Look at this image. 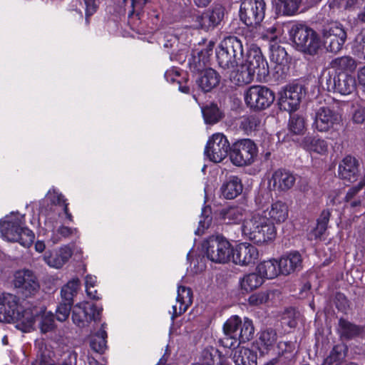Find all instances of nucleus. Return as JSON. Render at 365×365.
<instances>
[{"instance_id":"338daca9","label":"nucleus","mask_w":365,"mask_h":365,"mask_svg":"<svg viewBox=\"0 0 365 365\" xmlns=\"http://www.w3.org/2000/svg\"><path fill=\"white\" fill-rule=\"evenodd\" d=\"M364 1V0H345L344 8L348 9L358 8Z\"/></svg>"},{"instance_id":"a878e982","label":"nucleus","mask_w":365,"mask_h":365,"mask_svg":"<svg viewBox=\"0 0 365 365\" xmlns=\"http://www.w3.org/2000/svg\"><path fill=\"white\" fill-rule=\"evenodd\" d=\"M230 72V79L237 86L248 84L254 80L255 74L249 69L244 63V60L234 69L227 71Z\"/></svg>"},{"instance_id":"c85d7f7f","label":"nucleus","mask_w":365,"mask_h":365,"mask_svg":"<svg viewBox=\"0 0 365 365\" xmlns=\"http://www.w3.org/2000/svg\"><path fill=\"white\" fill-rule=\"evenodd\" d=\"M336 86H334V92L341 95H349L351 93L356 87L355 78L348 74L346 72L340 71L336 73Z\"/></svg>"},{"instance_id":"774afa93","label":"nucleus","mask_w":365,"mask_h":365,"mask_svg":"<svg viewBox=\"0 0 365 365\" xmlns=\"http://www.w3.org/2000/svg\"><path fill=\"white\" fill-rule=\"evenodd\" d=\"M86 292L88 297L92 299H98L100 297L98 296V292L95 287H88L86 288Z\"/></svg>"},{"instance_id":"052dcab7","label":"nucleus","mask_w":365,"mask_h":365,"mask_svg":"<svg viewBox=\"0 0 365 365\" xmlns=\"http://www.w3.org/2000/svg\"><path fill=\"white\" fill-rule=\"evenodd\" d=\"M86 5V21L88 24V18L96 12L98 4L96 0H83Z\"/></svg>"},{"instance_id":"2eb2a0df","label":"nucleus","mask_w":365,"mask_h":365,"mask_svg":"<svg viewBox=\"0 0 365 365\" xmlns=\"http://www.w3.org/2000/svg\"><path fill=\"white\" fill-rule=\"evenodd\" d=\"M14 283L26 297L35 295L40 288L37 277L32 271L28 269L17 272Z\"/></svg>"},{"instance_id":"473e14b6","label":"nucleus","mask_w":365,"mask_h":365,"mask_svg":"<svg viewBox=\"0 0 365 365\" xmlns=\"http://www.w3.org/2000/svg\"><path fill=\"white\" fill-rule=\"evenodd\" d=\"M257 272L262 279H273L281 274L279 261L270 259L264 261L258 264Z\"/></svg>"},{"instance_id":"f8f14e48","label":"nucleus","mask_w":365,"mask_h":365,"mask_svg":"<svg viewBox=\"0 0 365 365\" xmlns=\"http://www.w3.org/2000/svg\"><path fill=\"white\" fill-rule=\"evenodd\" d=\"M230 148L227 137L221 133H217L207 140L205 154L210 161L220 163L227 156Z\"/></svg>"},{"instance_id":"a18cd8bd","label":"nucleus","mask_w":365,"mask_h":365,"mask_svg":"<svg viewBox=\"0 0 365 365\" xmlns=\"http://www.w3.org/2000/svg\"><path fill=\"white\" fill-rule=\"evenodd\" d=\"M330 215L331 212L328 210H324L322 212L319 217L317 219V227L313 230L315 238L321 237L324 234L327 228Z\"/></svg>"},{"instance_id":"393cba45","label":"nucleus","mask_w":365,"mask_h":365,"mask_svg":"<svg viewBox=\"0 0 365 365\" xmlns=\"http://www.w3.org/2000/svg\"><path fill=\"white\" fill-rule=\"evenodd\" d=\"M71 255V248L65 246L55 252H46L43 258L48 266L58 269L68 262Z\"/></svg>"},{"instance_id":"4d7b16f0","label":"nucleus","mask_w":365,"mask_h":365,"mask_svg":"<svg viewBox=\"0 0 365 365\" xmlns=\"http://www.w3.org/2000/svg\"><path fill=\"white\" fill-rule=\"evenodd\" d=\"M72 304L66 302H61L56 309V319L59 322H65L71 312Z\"/></svg>"},{"instance_id":"3c124183","label":"nucleus","mask_w":365,"mask_h":365,"mask_svg":"<svg viewBox=\"0 0 365 365\" xmlns=\"http://www.w3.org/2000/svg\"><path fill=\"white\" fill-rule=\"evenodd\" d=\"M53 352L51 351L44 344H41L39 349L38 365H55V361L53 359Z\"/></svg>"},{"instance_id":"9d476101","label":"nucleus","mask_w":365,"mask_h":365,"mask_svg":"<svg viewBox=\"0 0 365 365\" xmlns=\"http://www.w3.org/2000/svg\"><path fill=\"white\" fill-rule=\"evenodd\" d=\"M274 98V92L264 86H252L245 92V103L255 110H263L269 107Z\"/></svg>"},{"instance_id":"bb28decb","label":"nucleus","mask_w":365,"mask_h":365,"mask_svg":"<svg viewBox=\"0 0 365 365\" xmlns=\"http://www.w3.org/2000/svg\"><path fill=\"white\" fill-rule=\"evenodd\" d=\"M262 213L266 215L272 222L281 223L287 219L289 210L285 202L276 201Z\"/></svg>"},{"instance_id":"79ce46f5","label":"nucleus","mask_w":365,"mask_h":365,"mask_svg":"<svg viewBox=\"0 0 365 365\" xmlns=\"http://www.w3.org/2000/svg\"><path fill=\"white\" fill-rule=\"evenodd\" d=\"M270 58L279 66H284L288 63L287 53L284 47L279 45H272L271 47Z\"/></svg>"},{"instance_id":"a19ab883","label":"nucleus","mask_w":365,"mask_h":365,"mask_svg":"<svg viewBox=\"0 0 365 365\" xmlns=\"http://www.w3.org/2000/svg\"><path fill=\"white\" fill-rule=\"evenodd\" d=\"M301 0H279L277 9L285 16L294 15L299 7Z\"/></svg>"},{"instance_id":"72a5a7b5","label":"nucleus","mask_w":365,"mask_h":365,"mask_svg":"<svg viewBox=\"0 0 365 365\" xmlns=\"http://www.w3.org/2000/svg\"><path fill=\"white\" fill-rule=\"evenodd\" d=\"M244 211L243 208L240 207H229L222 209L220 216L225 224H237L242 220Z\"/></svg>"},{"instance_id":"aec40b11","label":"nucleus","mask_w":365,"mask_h":365,"mask_svg":"<svg viewBox=\"0 0 365 365\" xmlns=\"http://www.w3.org/2000/svg\"><path fill=\"white\" fill-rule=\"evenodd\" d=\"M224 11V8L220 5L205 11L196 17L195 22L197 24V27L205 31L213 29L222 20Z\"/></svg>"},{"instance_id":"423d86ee","label":"nucleus","mask_w":365,"mask_h":365,"mask_svg":"<svg viewBox=\"0 0 365 365\" xmlns=\"http://www.w3.org/2000/svg\"><path fill=\"white\" fill-rule=\"evenodd\" d=\"M207 257L215 263L225 264L230 261L233 248L222 235H211L202 243Z\"/></svg>"},{"instance_id":"b1692460","label":"nucleus","mask_w":365,"mask_h":365,"mask_svg":"<svg viewBox=\"0 0 365 365\" xmlns=\"http://www.w3.org/2000/svg\"><path fill=\"white\" fill-rule=\"evenodd\" d=\"M18 297L11 294H0V322L10 323L14 309L17 307Z\"/></svg>"},{"instance_id":"20e7f679","label":"nucleus","mask_w":365,"mask_h":365,"mask_svg":"<svg viewBox=\"0 0 365 365\" xmlns=\"http://www.w3.org/2000/svg\"><path fill=\"white\" fill-rule=\"evenodd\" d=\"M242 43L237 36H228L220 43L216 50V57L219 66L225 71H230L243 60Z\"/></svg>"},{"instance_id":"c03bdc74","label":"nucleus","mask_w":365,"mask_h":365,"mask_svg":"<svg viewBox=\"0 0 365 365\" xmlns=\"http://www.w3.org/2000/svg\"><path fill=\"white\" fill-rule=\"evenodd\" d=\"M260 123L259 118L255 115L242 117L240 120V128L250 135L259 127Z\"/></svg>"},{"instance_id":"7c9ffc66","label":"nucleus","mask_w":365,"mask_h":365,"mask_svg":"<svg viewBox=\"0 0 365 365\" xmlns=\"http://www.w3.org/2000/svg\"><path fill=\"white\" fill-rule=\"evenodd\" d=\"M257 354L254 351L238 347L233 351L232 360L235 365H257Z\"/></svg>"},{"instance_id":"a211bd4d","label":"nucleus","mask_w":365,"mask_h":365,"mask_svg":"<svg viewBox=\"0 0 365 365\" xmlns=\"http://www.w3.org/2000/svg\"><path fill=\"white\" fill-rule=\"evenodd\" d=\"M14 314L12 315L11 322L16 323V327L24 332L29 331L32 329L37 319L38 310L36 309H24L17 301V307L14 309Z\"/></svg>"},{"instance_id":"09e8293b","label":"nucleus","mask_w":365,"mask_h":365,"mask_svg":"<svg viewBox=\"0 0 365 365\" xmlns=\"http://www.w3.org/2000/svg\"><path fill=\"white\" fill-rule=\"evenodd\" d=\"M289 129L294 134H303L305 130V120L304 118L298 114L291 115L289 121Z\"/></svg>"},{"instance_id":"4c0bfd02","label":"nucleus","mask_w":365,"mask_h":365,"mask_svg":"<svg viewBox=\"0 0 365 365\" xmlns=\"http://www.w3.org/2000/svg\"><path fill=\"white\" fill-rule=\"evenodd\" d=\"M263 282L264 279L259 273H250L245 274L240 280L241 289L247 292L258 288L263 284Z\"/></svg>"},{"instance_id":"f704fd0d","label":"nucleus","mask_w":365,"mask_h":365,"mask_svg":"<svg viewBox=\"0 0 365 365\" xmlns=\"http://www.w3.org/2000/svg\"><path fill=\"white\" fill-rule=\"evenodd\" d=\"M303 146L310 152L319 154H324L328 150V145L326 140L314 136H306L302 140Z\"/></svg>"},{"instance_id":"f03ea898","label":"nucleus","mask_w":365,"mask_h":365,"mask_svg":"<svg viewBox=\"0 0 365 365\" xmlns=\"http://www.w3.org/2000/svg\"><path fill=\"white\" fill-rule=\"evenodd\" d=\"M242 232L249 240L257 244L273 240L277 234L273 222L259 212L255 213L244 220Z\"/></svg>"},{"instance_id":"bf43d9fd","label":"nucleus","mask_w":365,"mask_h":365,"mask_svg":"<svg viewBox=\"0 0 365 365\" xmlns=\"http://www.w3.org/2000/svg\"><path fill=\"white\" fill-rule=\"evenodd\" d=\"M351 119L355 124H362L365 123V107H356L352 113Z\"/></svg>"},{"instance_id":"58836bf2","label":"nucleus","mask_w":365,"mask_h":365,"mask_svg":"<svg viewBox=\"0 0 365 365\" xmlns=\"http://www.w3.org/2000/svg\"><path fill=\"white\" fill-rule=\"evenodd\" d=\"M79 287L80 280L78 278H73L68 282L61 290L63 301L73 304V297L76 295Z\"/></svg>"},{"instance_id":"f3484780","label":"nucleus","mask_w":365,"mask_h":365,"mask_svg":"<svg viewBox=\"0 0 365 365\" xmlns=\"http://www.w3.org/2000/svg\"><path fill=\"white\" fill-rule=\"evenodd\" d=\"M295 175L288 170L279 168L273 172L269 180V187L278 192H287L295 184Z\"/></svg>"},{"instance_id":"c756f323","label":"nucleus","mask_w":365,"mask_h":365,"mask_svg":"<svg viewBox=\"0 0 365 365\" xmlns=\"http://www.w3.org/2000/svg\"><path fill=\"white\" fill-rule=\"evenodd\" d=\"M220 80V76L217 71L209 68L201 72L196 82L203 91L208 92L218 85Z\"/></svg>"},{"instance_id":"c9c22d12","label":"nucleus","mask_w":365,"mask_h":365,"mask_svg":"<svg viewBox=\"0 0 365 365\" xmlns=\"http://www.w3.org/2000/svg\"><path fill=\"white\" fill-rule=\"evenodd\" d=\"M203 365H230L225 356L215 349H205L202 354Z\"/></svg>"},{"instance_id":"9b49d317","label":"nucleus","mask_w":365,"mask_h":365,"mask_svg":"<svg viewBox=\"0 0 365 365\" xmlns=\"http://www.w3.org/2000/svg\"><path fill=\"white\" fill-rule=\"evenodd\" d=\"M101 312L102 308L97 307L94 304L88 302H81L73 307L72 320L78 327H86L92 321H99Z\"/></svg>"},{"instance_id":"680f3d73","label":"nucleus","mask_w":365,"mask_h":365,"mask_svg":"<svg viewBox=\"0 0 365 365\" xmlns=\"http://www.w3.org/2000/svg\"><path fill=\"white\" fill-rule=\"evenodd\" d=\"M77 232V230L76 228H71L66 226L59 227L57 230V235L60 236L58 237L57 240H60L61 238H68L71 236L75 235Z\"/></svg>"},{"instance_id":"4468645a","label":"nucleus","mask_w":365,"mask_h":365,"mask_svg":"<svg viewBox=\"0 0 365 365\" xmlns=\"http://www.w3.org/2000/svg\"><path fill=\"white\" fill-rule=\"evenodd\" d=\"M323 43L328 51L339 52L346 41L347 35L343 26L334 23L323 29Z\"/></svg>"},{"instance_id":"4be33fe9","label":"nucleus","mask_w":365,"mask_h":365,"mask_svg":"<svg viewBox=\"0 0 365 365\" xmlns=\"http://www.w3.org/2000/svg\"><path fill=\"white\" fill-rule=\"evenodd\" d=\"M192 302V292L190 288L179 286L176 303L173 306L172 319L184 313Z\"/></svg>"},{"instance_id":"ea45409f","label":"nucleus","mask_w":365,"mask_h":365,"mask_svg":"<svg viewBox=\"0 0 365 365\" xmlns=\"http://www.w3.org/2000/svg\"><path fill=\"white\" fill-rule=\"evenodd\" d=\"M277 340V332L272 329H267L261 332L259 343L262 348L267 351L271 350L275 346Z\"/></svg>"},{"instance_id":"6e6d98bb","label":"nucleus","mask_w":365,"mask_h":365,"mask_svg":"<svg viewBox=\"0 0 365 365\" xmlns=\"http://www.w3.org/2000/svg\"><path fill=\"white\" fill-rule=\"evenodd\" d=\"M269 292L253 294L248 299L249 304L252 306H259L265 304L269 299Z\"/></svg>"},{"instance_id":"7ed1b4c3","label":"nucleus","mask_w":365,"mask_h":365,"mask_svg":"<svg viewBox=\"0 0 365 365\" xmlns=\"http://www.w3.org/2000/svg\"><path fill=\"white\" fill-rule=\"evenodd\" d=\"M223 331L224 336L220 341L224 347L230 349L250 341L254 334V327L249 319L245 318L242 322L240 317L235 315L224 324Z\"/></svg>"},{"instance_id":"dca6fc26","label":"nucleus","mask_w":365,"mask_h":365,"mask_svg":"<svg viewBox=\"0 0 365 365\" xmlns=\"http://www.w3.org/2000/svg\"><path fill=\"white\" fill-rule=\"evenodd\" d=\"M302 87L299 85L287 86L280 92L279 105L281 110L289 113L296 110L300 103L302 96Z\"/></svg>"},{"instance_id":"412c9836","label":"nucleus","mask_w":365,"mask_h":365,"mask_svg":"<svg viewBox=\"0 0 365 365\" xmlns=\"http://www.w3.org/2000/svg\"><path fill=\"white\" fill-rule=\"evenodd\" d=\"M359 166V163L356 158L347 155L343 158L339 165V176L349 182H354L358 178Z\"/></svg>"},{"instance_id":"e2e57ef3","label":"nucleus","mask_w":365,"mask_h":365,"mask_svg":"<svg viewBox=\"0 0 365 365\" xmlns=\"http://www.w3.org/2000/svg\"><path fill=\"white\" fill-rule=\"evenodd\" d=\"M132 9L128 13V16L130 17L134 14L137 16L139 15L140 11H142L143 6L146 4V0H130Z\"/></svg>"},{"instance_id":"49530a36","label":"nucleus","mask_w":365,"mask_h":365,"mask_svg":"<svg viewBox=\"0 0 365 365\" xmlns=\"http://www.w3.org/2000/svg\"><path fill=\"white\" fill-rule=\"evenodd\" d=\"M345 354L342 346H334L329 355L324 359L323 365H339L344 359Z\"/></svg>"},{"instance_id":"69168bd1","label":"nucleus","mask_w":365,"mask_h":365,"mask_svg":"<svg viewBox=\"0 0 365 365\" xmlns=\"http://www.w3.org/2000/svg\"><path fill=\"white\" fill-rule=\"evenodd\" d=\"M179 77V73L178 71H174L173 69L168 70L165 73V78L167 81L170 83H175L179 81L176 78Z\"/></svg>"},{"instance_id":"0e129e2a","label":"nucleus","mask_w":365,"mask_h":365,"mask_svg":"<svg viewBox=\"0 0 365 365\" xmlns=\"http://www.w3.org/2000/svg\"><path fill=\"white\" fill-rule=\"evenodd\" d=\"M360 186L358 185L351 187L346 192L345 196V201L349 202L351 200L354 199V197L356 196V195L359 193V192L361 190Z\"/></svg>"},{"instance_id":"1a4fd4ad","label":"nucleus","mask_w":365,"mask_h":365,"mask_svg":"<svg viewBox=\"0 0 365 365\" xmlns=\"http://www.w3.org/2000/svg\"><path fill=\"white\" fill-rule=\"evenodd\" d=\"M340 113L327 106H322L314 113L312 127L320 133L333 132L341 123Z\"/></svg>"},{"instance_id":"6ab92c4d","label":"nucleus","mask_w":365,"mask_h":365,"mask_svg":"<svg viewBox=\"0 0 365 365\" xmlns=\"http://www.w3.org/2000/svg\"><path fill=\"white\" fill-rule=\"evenodd\" d=\"M231 256L235 264L248 266L255 264L258 259L259 252L255 246L244 242L237 245Z\"/></svg>"},{"instance_id":"6e6552de","label":"nucleus","mask_w":365,"mask_h":365,"mask_svg":"<svg viewBox=\"0 0 365 365\" xmlns=\"http://www.w3.org/2000/svg\"><path fill=\"white\" fill-rule=\"evenodd\" d=\"M265 9L264 0H243L240 9V19L247 26L256 28L264 19Z\"/></svg>"},{"instance_id":"0eeeda50","label":"nucleus","mask_w":365,"mask_h":365,"mask_svg":"<svg viewBox=\"0 0 365 365\" xmlns=\"http://www.w3.org/2000/svg\"><path fill=\"white\" fill-rule=\"evenodd\" d=\"M257 154V148L250 139H242L235 142L230 148V159L236 166L252 164Z\"/></svg>"},{"instance_id":"864d4df0","label":"nucleus","mask_w":365,"mask_h":365,"mask_svg":"<svg viewBox=\"0 0 365 365\" xmlns=\"http://www.w3.org/2000/svg\"><path fill=\"white\" fill-rule=\"evenodd\" d=\"M212 217L210 215V210L205 208L202 210L201 219L199 221V226L195 230V234L201 235L204 233L205 229H207L212 222Z\"/></svg>"},{"instance_id":"8fccbe9b","label":"nucleus","mask_w":365,"mask_h":365,"mask_svg":"<svg viewBox=\"0 0 365 365\" xmlns=\"http://www.w3.org/2000/svg\"><path fill=\"white\" fill-rule=\"evenodd\" d=\"M331 66L333 68L344 72L346 70L351 71L356 68L355 61L350 56L335 58L331 61Z\"/></svg>"},{"instance_id":"39448f33","label":"nucleus","mask_w":365,"mask_h":365,"mask_svg":"<svg viewBox=\"0 0 365 365\" xmlns=\"http://www.w3.org/2000/svg\"><path fill=\"white\" fill-rule=\"evenodd\" d=\"M289 35L297 50L314 55L320 48V40L318 34L312 29L303 25L294 24Z\"/></svg>"},{"instance_id":"2f4dec72","label":"nucleus","mask_w":365,"mask_h":365,"mask_svg":"<svg viewBox=\"0 0 365 365\" xmlns=\"http://www.w3.org/2000/svg\"><path fill=\"white\" fill-rule=\"evenodd\" d=\"M336 329L340 338L346 340L358 336L362 331L359 326L342 318L339 319Z\"/></svg>"},{"instance_id":"f257e3e1","label":"nucleus","mask_w":365,"mask_h":365,"mask_svg":"<svg viewBox=\"0 0 365 365\" xmlns=\"http://www.w3.org/2000/svg\"><path fill=\"white\" fill-rule=\"evenodd\" d=\"M0 232L4 239L29 247L34 242V232L25 226L24 215L11 213L0 220Z\"/></svg>"},{"instance_id":"5701e85b","label":"nucleus","mask_w":365,"mask_h":365,"mask_svg":"<svg viewBox=\"0 0 365 365\" xmlns=\"http://www.w3.org/2000/svg\"><path fill=\"white\" fill-rule=\"evenodd\" d=\"M279 263L281 274L287 275L302 268V257L298 251H292L282 256Z\"/></svg>"},{"instance_id":"37998d69","label":"nucleus","mask_w":365,"mask_h":365,"mask_svg":"<svg viewBox=\"0 0 365 365\" xmlns=\"http://www.w3.org/2000/svg\"><path fill=\"white\" fill-rule=\"evenodd\" d=\"M202 115L206 123L214 124L221 118V113L217 105L211 103L202 108Z\"/></svg>"},{"instance_id":"5fc2aeb1","label":"nucleus","mask_w":365,"mask_h":365,"mask_svg":"<svg viewBox=\"0 0 365 365\" xmlns=\"http://www.w3.org/2000/svg\"><path fill=\"white\" fill-rule=\"evenodd\" d=\"M337 72L331 73L329 71L324 73L321 77V83L328 91L334 92V86H336V78Z\"/></svg>"},{"instance_id":"e433bc0d","label":"nucleus","mask_w":365,"mask_h":365,"mask_svg":"<svg viewBox=\"0 0 365 365\" xmlns=\"http://www.w3.org/2000/svg\"><path fill=\"white\" fill-rule=\"evenodd\" d=\"M106 326V324H103L101 329L91 337L90 341L91 349L99 354H103L107 348Z\"/></svg>"},{"instance_id":"13d9d810","label":"nucleus","mask_w":365,"mask_h":365,"mask_svg":"<svg viewBox=\"0 0 365 365\" xmlns=\"http://www.w3.org/2000/svg\"><path fill=\"white\" fill-rule=\"evenodd\" d=\"M46 197L53 205L62 206L63 207L64 205L68 204L66 202V200L64 198V196L55 190H49Z\"/></svg>"},{"instance_id":"de8ad7c7","label":"nucleus","mask_w":365,"mask_h":365,"mask_svg":"<svg viewBox=\"0 0 365 365\" xmlns=\"http://www.w3.org/2000/svg\"><path fill=\"white\" fill-rule=\"evenodd\" d=\"M36 319L39 320V328L42 333L46 334L54 329V317L51 312H44L41 315L38 314Z\"/></svg>"},{"instance_id":"cd10ccee","label":"nucleus","mask_w":365,"mask_h":365,"mask_svg":"<svg viewBox=\"0 0 365 365\" xmlns=\"http://www.w3.org/2000/svg\"><path fill=\"white\" fill-rule=\"evenodd\" d=\"M243 190V185L237 176H230L223 182L220 191L222 195L228 200H232L240 195Z\"/></svg>"},{"instance_id":"ddd939ff","label":"nucleus","mask_w":365,"mask_h":365,"mask_svg":"<svg viewBox=\"0 0 365 365\" xmlns=\"http://www.w3.org/2000/svg\"><path fill=\"white\" fill-rule=\"evenodd\" d=\"M244 63L255 76H257L258 81L267 80L269 73V66L259 47L254 45L250 46Z\"/></svg>"},{"instance_id":"603ef678","label":"nucleus","mask_w":365,"mask_h":365,"mask_svg":"<svg viewBox=\"0 0 365 365\" xmlns=\"http://www.w3.org/2000/svg\"><path fill=\"white\" fill-rule=\"evenodd\" d=\"M352 49L357 56L365 58V29L359 32L355 37Z\"/></svg>"}]
</instances>
